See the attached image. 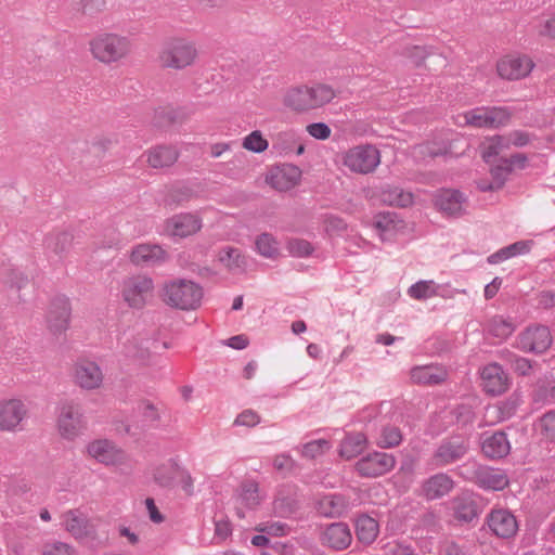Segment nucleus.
<instances>
[{
  "instance_id": "50",
  "label": "nucleus",
  "mask_w": 555,
  "mask_h": 555,
  "mask_svg": "<svg viewBox=\"0 0 555 555\" xmlns=\"http://www.w3.org/2000/svg\"><path fill=\"white\" fill-rule=\"evenodd\" d=\"M268 141L259 130L249 133L243 141V147L254 153H261L268 149Z\"/></svg>"
},
{
  "instance_id": "19",
  "label": "nucleus",
  "mask_w": 555,
  "mask_h": 555,
  "mask_svg": "<svg viewBox=\"0 0 555 555\" xmlns=\"http://www.w3.org/2000/svg\"><path fill=\"white\" fill-rule=\"evenodd\" d=\"M351 541L352 534L346 522H333L323 532V544L335 551L346 550Z\"/></svg>"
},
{
  "instance_id": "40",
  "label": "nucleus",
  "mask_w": 555,
  "mask_h": 555,
  "mask_svg": "<svg viewBox=\"0 0 555 555\" xmlns=\"http://www.w3.org/2000/svg\"><path fill=\"white\" fill-rule=\"evenodd\" d=\"M507 135H494L490 138L487 143L482 146L481 157L485 163L492 164L496 156L503 151L511 147V142Z\"/></svg>"
},
{
  "instance_id": "5",
  "label": "nucleus",
  "mask_w": 555,
  "mask_h": 555,
  "mask_svg": "<svg viewBox=\"0 0 555 555\" xmlns=\"http://www.w3.org/2000/svg\"><path fill=\"white\" fill-rule=\"evenodd\" d=\"M154 282L147 275H134L124 281L121 295L132 309H143L153 296Z\"/></svg>"
},
{
  "instance_id": "1",
  "label": "nucleus",
  "mask_w": 555,
  "mask_h": 555,
  "mask_svg": "<svg viewBox=\"0 0 555 555\" xmlns=\"http://www.w3.org/2000/svg\"><path fill=\"white\" fill-rule=\"evenodd\" d=\"M336 96L332 87L324 83L297 86L288 89L284 95V105L293 112L306 113L330 103Z\"/></svg>"
},
{
  "instance_id": "23",
  "label": "nucleus",
  "mask_w": 555,
  "mask_h": 555,
  "mask_svg": "<svg viewBox=\"0 0 555 555\" xmlns=\"http://www.w3.org/2000/svg\"><path fill=\"white\" fill-rule=\"evenodd\" d=\"M454 488L453 479L446 473H437L427 478L422 490L427 500H437L447 495Z\"/></svg>"
},
{
  "instance_id": "4",
  "label": "nucleus",
  "mask_w": 555,
  "mask_h": 555,
  "mask_svg": "<svg viewBox=\"0 0 555 555\" xmlns=\"http://www.w3.org/2000/svg\"><path fill=\"white\" fill-rule=\"evenodd\" d=\"M130 41L116 34H102L90 41L93 56L102 63L117 62L130 51Z\"/></svg>"
},
{
  "instance_id": "57",
  "label": "nucleus",
  "mask_w": 555,
  "mask_h": 555,
  "mask_svg": "<svg viewBox=\"0 0 555 555\" xmlns=\"http://www.w3.org/2000/svg\"><path fill=\"white\" fill-rule=\"evenodd\" d=\"M480 467L481 464L476 461H467L463 465L459 466L456 474L464 480L476 483L477 474Z\"/></svg>"
},
{
  "instance_id": "12",
  "label": "nucleus",
  "mask_w": 555,
  "mask_h": 555,
  "mask_svg": "<svg viewBox=\"0 0 555 555\" xmlns=\"http://www.w3.org/2000/svg\"><path fill=\"white\" fill-rule=\"evenodd\" d=\"M70 311L72 308L67 297L56 296L52 299L47 313V323L54 335L62 334L68 328Z\"/></svg>"
},
{
  "instance_id": "16",
  "label": "nucleus",
  "mask_w": 555,
  "mask_h": 555,
  "mask_svg": "<svg viewBox=\"0 0 555 555\" xmlns=\"http://www.w3.org/2000/svg\"><path fill=\"white\" fill-rule=\"evenodd\" d=\"M533 68V62L528 56H508L498 63L500 77L516 80L526 77Z\"/></svg>"
},
{
  "instance_id": "20",
  "label": "nucleus",
  "mask_w": 555,
  "mask_h": 555,
  "mask_svg": "<svg viewBox=\"0 0 555 555\" xmlns=\"http://www.w3.org/2000/svg\"><path fill=\"white\" fill-rule=\"evenodd\" d=\"M75 382L83 389H96L103 382L101 367L92 361H83L76 364Z\"/></svg>"
},
{
  "instance_id": "2",
  "label": "nucleus",
  "mask_w": 555,
  "mask_h": 555,
  "mask_svg": "<svg viewBox=\"0 0 555 555\" xmlns=\"http://www.w3.org/2000/svg\"><path fill=\"white\" fill-rule=\"evenodd\" d=\"M203 296V287L186 279H173L165 282L160 293V298L167 306L183 311L199 308Z\"/></svg>"
},
{
  "instance_id": "10",
  "label": "nucleus",
  "mask_w": 555,
  "mask_h": 555,
  "mask_svg": "<svg viewBox=\"0 0 555 555\" xmlns=\"http://www.w3.org/2000/svg\"><path fill=\"white\" fill-rule=\"evenodd\" d=\"M465 124L475 128H498L508 122L509 112L504 107H478L464 114Z\"/></svg>"
},
{
  "instance_id": "18",
  "label": "nucleus",
  "mask_w": 555,
  "mask_h": 555,
  "mask_svg": "<svg viewBox=\"0 0 555 555\" xmlns=\"http://www.w3.org/2000/svg\"><path fill=\"white\" fill-rule=\"evenodd\" d=\"M481 451L487 457L492 460L505 457L511 451L507 435L502 430L492 434L483 433L481 436Z\"/></svg>"
},
{
  "instance_id": "17",
  "label": "nucleus",
  "mask_w": 555,
  "mask_h": 555,
  "mask_svg": "<svg viewBox=\"0 0 555 555\" xmlns=\"http://www.w3.org/2000/svg\"><path fill=\"white\" fill-rule=\"evenodd\" d=\"M483 390L491 396L503 393L508 387V377L498 363H490L481 371Z\"/></svg>"
},
{
  "instance_id": "49",
  "label": "nucleus",
  "mask_w": 555,
  "mask_h": 555,
  "mask_svg": "<svg viewBox=\"0 0 555 555\" xmlns=\"http://www.w3.org/2000/svg\"><path fill=\"white\" fill-rule=\"evenodd\" d=\"M491 165L490 173L492 181L496 183V188L502 189L507 180V177L512 173L513 168L508 167V164L504 163L503 157L499 159V164Z\"/></svg>"
},
{
  "instance_id": "56",
  "label": "nucleus",
  "mask_w": 555,
  "mask_h": 555,
  "mask_svg": "<svg viewBox=\"0 0 555 555\" xmlns=\"http://www.w3.org/2000/svg\"><path fill=\"white\" fill-rule=\"evenodd\" d=\"M387 199L391 205L406 207L413 203V195L409 192H404L399 188H393L388 192Z\"/></svg>"
},
{
  "instance_id": "11",
  "label": "nucleus",
  "mask_w": 555,
  "mask_h": 555,
  "mask_svg": "<svg viewBox=\"0 0 555 555\" xmlns=\"http://www.w3.org/2000/svg\"><path fill=\"white\" fill-rule=\"evenodd\" d=\"M551 331L545 325L527 327L519 335V348L525 352L543 353L552 345Z\"/></svg>"
},
{
  "instance_id": "47",
  "label": "nucleus",
  "mask_w": 555,
  "mask_h": 555,
  "mask_svg": "<svg viewBox=\"0 0 555 555\" xmlns=\"http://www.w3.org/2000/svg\"><path fill=\"white\" fill-rule=\"evenodd\" d=\"M410 297L414 299H427L436 295L434 281H418L408 289Z\"/></svg>"
},
{
  "instance_id": "22",
  "label": "nucleus",
  "mask_w": 555,
  "mask_h": 555,
  "mask_svg": "<svg viewBox=\"0 0 555 555\" xmlns=\"http://www.w3.org/2000/svg\"><path fill=\"white\" fill-rule=\"evenodd\" d=\"M166 257L167 253L159 245L151 244H140L130 254L131 262L141 267L162 263Z\"/></svg>"
},
{
  "instance_id": "60",
  "label": "nucleus",
  "mask_w": 555,
  "mask_h": 555,
  "mask_svg": "<svg viewBox=\"0 0 555 555\" xmlns=\"http://www.w3.org/2000/svg\"><path fill=\"white\" fill-rule=\"evenodd\" d=\"M508 360L512 369L519 375L526 376L532 369L531 361L524 357L511 353Z\"/></svg>"
},
{
  "instance_id": "14",
  "label": "nucleus",
  "mask_w": 555,
  "mask_h": 555,
  "mask_svg": "<svg viewBox=\"0 0 555 555\" xmlns=\"http://www.w3.org/2000/svg\"><path fill=\"white\" fill-rule=\"evenodd\" d=\"M301 170L293 164H282L271 169L267 182L278 191H288L298 184Z\"/></svg>"
},
{
  "instance_id": "64",
  "label": "nucleus",
  "mask_w": 555,
  "mask_h": 555,
  "mask_svg": "<svg viewBox=\"0 0 555 555\" xmlns=\"http://www.w3.org/2000/svg\"><path fill=\"white\" fill-rule=\"evenodd\" d=\"M42 555H73V548L63 542H54L44 546Z\"/></svg>"
},
{
  "instance_id": "26",
  "label": "nucleus",
  "mask_w": 555,
  "mask_h": 555,
  "mask_svg": "<svg viewBox=\"0 0 555 555\" xmlns=\"http://www.w3.org/2000/svg\"><path fill=\"white\" fill-rule=\"evenodd\" d=\"M66 530L78 540L91 537L93 526L79 509H70L64 514Z\"/></svg>"
},
{
  "instance_id": "25",
  "label": "nucleus",
  "mask_w": 555,
  "mask_h": 555,
  "mask_svg": "<svg viewBox=\"0 0 555 555\" xmlns=\"http://www.w3.org/2000/svg\"><path fill=\"white\" fill-rule=\"evenodd\" d=\"M508 483L509 480L503 470L481 465L475 485L485 490L500 491L506 488Z\"/></svg>"
},
{
  "instance_id": "27",
  "label": "nucleus",
  "mask_w": 555,
  "mask_h": 555,
  "mask_svg": "<svg viewBox=\"0 0 555 555\" xmlns=\"http://www.w3.org/2000/svg\"><path fill=\"white\" fill-rule=\"evenodd\" d=\"M26 411L20 400L0 403V429L13 430L23 420Z\"/></svg>"
},
{
  "instance_id": "44",
  "label": "nucleus",
  "mask_w": 555,
  "mask_h": 555,
  "mask_svg": "<svg viewBox=\"0 0 555 555\" xmlns=\"http://www.w3.org/2000/svg\"><path fill=\"white\" fill-rule=\"evenodd\" d=\"M218 259L229 269H240L245 266V258L241 250L235 247L225 246L220 249Z\"/></svg>"
},
{
  "instance_id": "30",
  "label": "nucleus",
  "mask_w": 555,
  "mask_h": 555,
  "mask_svg": "<svg viewBox=\"0 0 555 555\" xmlns=\"http://www.w3.org/2000/svg\"><path fill=\"white\" fill-rule=\"evenodd\" d=\"M87 450L92 457L105 465L115 464L120 459L114 443L106 439L90 442Z\"/></svg>"
},
{
  "instance_id": "42",
  "label": "nucleus",
  "mask_w": 555,
  "mask_h": 555,
  "mask_svg": "<svg viewBox=\"0 0 555 555\" xmlns=\"http://www.w3.org/2000/svg\"><path fill=\"white\" fill-rule=\"evenodd\" d=\"M240 499L249 509H255L260 504L259 486L254 480H244L240 486Z\"/></svg>"
},
{
  "instance_id": "29",
  "label": "nucleus",
  "mask_w": 555,
  "mask_h": 555,
  "mask_svg": "<svg viewBox=\"0 0 555 555\" xmlns=\"http://www.w3.org/2000/svg\"><path fill=\"white\" fill-rule=\"evenodd\" d=\"M168 227L175 236L186 237L197 232L201 227V220L192 214H181L172 217Z\"/></svg>"
},
{
  "instance_id": "45",
  "label": "nucleus",
  "mask_w": 555,
  "mask_h": 555,
  "mask_svg": "<svg viewBox=\"0 0 555 555\" xmlns=\"http://www.w3.org/2000/svg\"><path fill=\"white\" fill-rule=\"evenodd\" d=\"M514 325L511 321L495 315L488 323V333L500 339H505L514 332Z\"/></svg>"
},
{
  "instance_id": "24",
  "label": "nucleus",
  "mask_w": 555,
  "mask_h": 555,
  "mask_svg": "<svg viewBox=\"0 0 555 555\" xmlns=\"http://www.w3.org/2000/svg\"><path fill=\"white\" fill-rule=\"evenodd\" d=\"M190 116L185 107H173L171 105L160 106L155 109L153 125L158 129H167L173 125L181 124Z\"/></svg>"
},
{
  "instance_id": "38",
  "label": "nucleus",
  "mask_w": 555,
  "mask_h": 555,
  "mask_svg": "<svg viewBox=\"0 0 555 555\" xmlns=\"http://www.w3.org/2000/svg\"><path fill=\"white\" fill-rule=\"evenodd\" d=\"M178 152L172 146L159 145L150 151L147 162L153 168H164L173 165Z\"/></svg>"
},
{
  "instance_id": "9",
  "label": "nucleus",
  "mask_w": 555,
  "mask_h": 555,
  "mask_svg": "<svg viewBox=\"0 0 555 555\" xmlns=\"http://www.w3.org/2000/svg\"><path fill=\"white\" fill-rule=\"evenodd\" d=\"M57 424L64 438L74 439L78 436L86 424L81 405L73 400L62 403Z\"/></svg>"
},
{
  "instance_id": "61",
  "label": "nucleus",
  "mask_w": 555,
  "mask_h": 555,
  "mask_svg": "<svg viewBox=\"0 0 555 555\" xmlns=\"http://www.w3.org/2000/svg\"><path fill=\"white\" fill-rule=\"evenodd\" d=\"M519 405L518 398L509 397L502 401L499 405V413L501 420H508L515 415L516 410Z\"/></svg>"
},
{
  "instance_id": "8",
  "label": "nucleus",
  "mask_w": 555,
  "mask_h": 555,
  "mask_svg": "<svg viewBox=\"0 0 555 555\" xmlns=\"http://www.w3.org/2000/svg\"><path fill=\"white\" fill-rule=\"evenodd\" d=\"M396 462L392 454L374 451L356 463V470L361 477L375 478L393 469Z\"/></svg>"
},
{
  "instance_id": "52",
  "label": "nucleus",
  "mask_w": 555,
  "mask_h": 555,
  "mask_svg": "<svg viewBox=\"0 0 555 555\" xmlns=\"http://www.w3.org/2000/svg\"><path fill=\"white\" fill-rule=\"evenodd\" d=\"M288 253L294 257H308L310 256L314 248L312 245L302 238H292L287 242L286 246Z\"/></svg>"
},
{
  "instance_id": "3",
  "label": "nucleus",
  "mask_w": 555,
  "mask_h": 555,
  "mask_svg": "<svg viewBox=\"0 0 555 555\" xmlns=\"http://www.w3.org/2000/svg\"><path fill=\"white\" fill-rule=\"evenodd\" d=\"M470 449L469 437L464 434H451L443 437L437 444L431 455L433 464L438 467H447L461 462L466 457Z\"/></svg>"
},
{
  "instance_id": "55",
  "label": "nucleus",
  "mask_w": 555,
  "mask_h": 555,
  "mask_svg": "<svg viewBox=\"0 0 555 555\" xmlns=\"http://www.w3.org/2000/svg\"><path fill=\"white\" fill-rule=\"evenodd\" d=\"M455 421L461 426H466L472 424L475 420V412L470 405L467 404H459L454 408L452 412Z\"/></svg>"
},
{
  "instance_id": "35",
  "label": "nucleus",
  "mask_w": 555,
  "mask_h": 555,
  "mask_svg": "<svg viewBox=\"0 0 555 555\" xmlns=\"http://www.w3.org/2000/svg\"><path fill=\"white\" fill-rule=\"evenodd\" d=\"M73 238V234L67 231L51 233L44 238V247L48 253L62 259L72 247Z\"/></svg>"
},
{
  "instance_id": "54",
  "label": "nucleus",
  "mask_w": 555,
  "mask_h": 555,
  "mask_svg": "<svg viewBox=\"0 0 555 555\" xmlns=\"http://www.w3.org/2000/svg\"><path fill=\"white\" fill-rule=\"evenodd\" d=\"M541 434L548 440L555 441V411H548L539 420Z\"/></svg>"
},
{
  "instance_id": "51",
  "label": "nucleus",
  "mask_w": 555,
  "mask_h": 555,
  "mask_svg": "<svg viewBox=\"0 0 555 555\" xmlns=\"http://www.w3.org/2000/svg\"><path fill=\"white\" fill-rule=\"evenodd\" d=\"M273 467L281 473L284 477L291 475L296 468V461L287 453H281L274 456Z\"/></svg>"
},
{
  "instance_id": "15",
  "label": "nucleus",
  "mask_w": 555,
  "mask_h": 555,
  "mask_svg": "<svg viewBox=\"0 0 555 555\" xmlns=\"http://www.w3.org/2000/svg\"><path fill=\"white\" fill-rule=\"evenodd\" d=\"M487 522L490 530L499 538L509 539L518 530L515 516L507 509H494L488 517Z\"/></svg>"
},
{
  "instance_id": "41",
  "label": "nucleus",
  "mask_w": 555,
  "mask_h": 555,
  "mask_svg": "<svg viewBox=\"0 0 555 555\" xmlns=\"http://www.w3.org/2000/svg\"><path fill=\"white\" fill-rule=\"evenodd\" d=\"M195 191L184 184H177L169 189L165 196V205L167 206H179L188 203L195 197Z\"/></svg>"
},
{
  "instance_id": "63",
  "label": "nucleus",
  "mask_w": 555,
  "mask_h": 555,
  "mask_svg": "<svg viewBox=\"0 0 555 555\" xmlns=\"http://www.w3.org/2000/svg\"><path fill=\"white\" fill-rule=\"evenodd\" d=\"M307 132L318 140H326L331 135V128L325 122H312L307 126Z\"/></svg>"
},
{
  "instance_id": "6",
  "label": "nucleus",
  "mask_w": 555,
  "mask_h": 555,
  "mask_svg": "<svg viewBox=\"0 0 555 555\" xmlns=\"http://www.w3.org/2000/svg\"><path fill=\"white\" fill-rule=\"evenodd\" d=\"M195 55L196 50L191 42L173 39L165 44L159 59L164 67L181 69L191 65Z\"/></svg>"
},
{
  "instance_id": "36",
  "label": "nucleus",
  "mask_w": 555,
  "mask_h": 555,
  "mask_svg": "<svg viewBox=\"0 0 555 555\" xmlns=\"http://www.w3.org/2000/svg\"><path fill=\"white\" fill-rule=\"evenodd\" d=\"M533 242L531 240L528 241H518L508 246H505L498 251L491 254L487 261L490 264H498L502 261H505L509 258H513L518 255H525L530 251Z\"/></svg>"
},
{
  "instance_id": "31",
  "label": "nucleus",
  "mask_w": 555,
  "mask_h": 555,
  "mask_svg": "<svg viewBox=\"0 0 555 555\" xmlns=\"http://www.w3.org/2000/svg\"><path fill=\"white\" fill-rule=\"evenodd\" d=\"M354 530L357 539L369 545L376 540L379 533V525L376 519L367 514H361L356 518Z\"/></svg>"
},
{
  "instance_id": "34",
  "label": "nucleus",
  "mask_w": 555,
  "mask_h": 555,
  "mask_svg": "<svg viewBox=\"0 0 555 555\" xmlns=\"http://www.w3.org/2000/svg\"><path fill=\"white\" fill-rule=\"evenodd\" d=\"M347 507L348 502L341 494H328L318 502V512L325 517H339Z\"/></svg>"
},
{
  "instance_id": "28",
  "label": "nucleus",
  "mask_w": 555,
  "mask_h": 555,
  "mask_svg": "<svg viewBox=\"0 0 555 555\" xmlns=\"http://www.w3.org/2000/svg\"><path fill=\"white\" fill-rule=\"evenodd\" d=\"M410 375L413 383L422 385H440L448 377L447 371L436 365L414 366Z\"/></svg>"
},
{
  "instance_id": "62",
  "label": "nucleus",
  "mask_w": 555,
  "mask_h": 555,
  "mask_svg": "<svg viewBox=\"0 0 555 555\" xmlns=\"http://www.w3.org/2000/svg\"><path fill=\"white\" fill-rule=\"evenodd\" d=\"M259 423L260 416L253 410H244L236 416L234 421V425L247 427H254Z\"/></svg>"
},
{
  "instance_id": "53",
  "label": "nucleus",
  "mask_w": 555,
  "mask_h": 555,
  "mask_svg": "<svg viewBox=\"0 0 555 555\" xmlns=\"http://www.w3.org/2000/svg\"><path fill=\"white\" fill-rule=\"evenodd\" d=\"M176 472L171 468L162 465L158 466L154 472V481L163 488H171L173 486Z\"/></svg>"
},
{
  "instance_id": "37",
  "label": "nucleus",
  "mask_w": 555,
  "mask_h": 555,
  "mask_svg": "<svg viewBox=\"0 0 555 555\" xmlns=\"http://www.w3.org/2000/svg\"><path fill=\"white\" fill-rule=\"evenodd\" d=\"M399 223H402V220H398L395 212H380L374 218V227L382 241H391Z\"/></svg>"
},
{
  "instance_id": "33",
  "label": "nucleus",
  "mask_w": 555,
  "mask_h": 555,
  "mask_svg": "<svg viewBox=\"0 0 555 555\" xmlns=\"http://www.w3.org/2000/svg\"><path fill=\"white\" fill-rule=\"evenodd\" d=\"M367 438L363 433H349L341 440L339 455L346 460L357 457L365 449Z\"/></svg>"
},
{
  "instance_id": "39",
  "label": "nucleus",
  "mask_w": 555,
  "mask_h": 555,
  "mask_svg": "<svg viewBox=\"0 0 555 555\" xmlns=\"http://www.w3.org/2000/svg\"><path fill=\"white\" fill-rule=\"evenodd\" d=\"M403 434L401 429L392 424L382 425L376 437V444L380 449H392L401 444Z\"/></svg>"
},
{
  "instance_id": "13",
  "label": "nucleus",
  "mask_w": 555,
  "mask_h": 555,
  "mask_svg": "<svg viewBox=\"0 0 555 555\" xmlns=\"http://www.w3.org/2000/svg\"><path fill=\"white\" fill-rule=\"evenodd\" d=\"M466 202L465 195L453 189H440L434 197L435 207L448 217L459 218L463 216V204Z\"/></svg>"
},
{
  "instance_id": "7",
  "label": "nucleus",
  "mask_w": 555,
  "mask_h": 555,
  "mask_svg": "<svg viewBox=\"0 0 555 555\" xmlns=\"http://www.w3.org/2000/svg\"><path fill=\"white\" fill-rule=\"evenodd\" d=\"M379 163V151L371 144L358 145L350 149L344 158L346 167L353 172L363 175L373 172Z\"/></svg>"
},
{
  "instance_id": "32",
  "label": "nucleus",
  "mask_w": 555,
  "mask_h": 555,
  "mask_svg": "<svg viewBox=\"0 0 555 555\" xmlns=\"http://www.w3.org/2000/svg\"><path fill=\"white\" fill-rule=\"evenodd\" d=\"M274 513L282 518H288L299 509V500L292 490H280L273 501Z\"/></svg>"
},
{
  "instance_id": "59",
  "label": "nucleus",
  "mask_w": 555,
  "mask_h": 555,
  "mask_svg": "<svg viewBox=\"0 0 555 555\" xmlns=\"http://www.w3.org/2000/svg\"><path fill=\"white\" fill-rule=\"evenodd\" d=\"M386 555H417L414 547L403 541H395L385 546Z\"/></svg>"
},
{
  "instance_id": "48",
  "label": "nucleus",
  "mask_w": 555,
  "mask_h": 555,
  "mask_svg": "<svg viewBox=\"0 0 555 555\" xmlns=\"http://www.w3.org/2000/svg\"><path fill=\"white\" fill-rule=\"evenodd\" d=\"M331 443L326 439H317L309 441L302 446L301 455L306 459H315L317 456L324 453L325 450H328Z\"/></svg>"
},
{
  "instance_id": "21",
  "label": "nucleus",
  "mask_w": 555,
  "mask_h": 555,
  "mask_svg": "<svg viewBox=\"0 0 555 555\" xmlns=\"http://www.w3.org/2000/svg\"><path fill=\"white\" fill-rule=\"evenodd\" d=\"M453 517L461 524H469L479 515V505L472 493H462L452 500Z\"/></svg>"
},
{
  "instance_id": "58",
  "label": "nucleus",
  "mask_w": 555,
  "mask_h": 555,
  "mask_svg": "<svg viewBox=\"0 0 555 555\" xmlns=\"http://www.w3.org/2000/svg\"><path fill=\"white\" fill-rule=\"evenodd\" d=\"M170 463H172V467L176 472L177 475L180 476L181 478V485H182V489L183 491L185 492L186 495H192L193 492H194V487H193V478L191 476V474L179 466V464L175 461V460H170Z\"/></svg>"
},
{
  "instance_id": "43",
  "label": "nucleus",
  "mask_w": 555,
  "mask_h": 555,
  "mask_svg": "<svg viewBox=\"0 0 555 555\" xmlns=\"http://www.w3.org/2000/svg\"><path fill=\"white\" fill-rule=\"evenodd\" d=\"M257 251L266 258H275L279 256V243L270 233H261L256 238Z\"/></svg>"
},
{
  "instance_id": "46",
  "label": "nucleus",
  "mask_w": 555,
  "mask_h": 555,
  "mask_svg": "<svg viewBox=\"0 0 555 555\" xmlns=\"http://www.w3.org/2000/svg\"><path fill=\"white\" fill-rule=\"evenodd\" d=\"M105 0H74L72 8L87 16H94L105 8Z\"/></svg>"
}]
</instances>
